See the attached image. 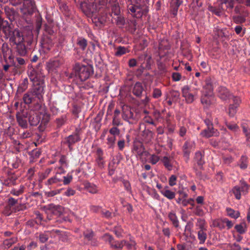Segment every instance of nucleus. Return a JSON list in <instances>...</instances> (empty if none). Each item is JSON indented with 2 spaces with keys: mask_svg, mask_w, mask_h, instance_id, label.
Returning <instances> with one entry per match:
<instances>
[{
  "mask_svg": "<svg viewBox=\"0 0 250 250\" xmlns=\"http://www.w3.org/2000/svg\"><path fill=\"white\" fill-rule=\"evenodd\" d=\"M32 29L31 26L25 27L22 32L15 29L11 30L5 36L9 38V42L12 45H16V52L21 56L26 55L28 50L30 49V46L34 38Z\"/></svg>",
  "mask_w": 250,
  "mask_h": 250,
  "instance_id": "nucleus-1",
  "label": "nucleus"
},
{
  "mask_svg": "<svg viewBox=\"0 0 250 250\" xmlns=\"http://www.w3.org/2000/svg\"><path fill=\"white\" fill-rule=\"evenodd\" d=\"M86 5L83 6V13L88 17H90L96 26L101 27L104 24L107 19L106 13L104 11V6L99 5L97 2L89 7H86Z\"/></svg>",
  "mask_w": 250,
  "mask_h": 250,
  "instance_id": "nucleus-2",
  "label": "nucleus"
},
{
  "mask_svg": "<svg viewBox=\"0 0 250 250\" xmlns=\"http://www.w3.org/2000/svg\"><path fill=\"white\" fill-rule=\"evenodd\" d=\"M73 69L76 75L78 76L81 81L87 80L93 72L91 65H81L78 63L75 64Z\"/></svg>",
  "mask_w": 250,
  "mask_h": 250,
  "instance_id": "nucleus-3",
  "label": "nucleus"
},
{
  "mask_svg": "<svg viewBox=\"0 0 250 250\" xmlns=\"http://www.w3.org/2000/svg\"><path fill=\"white\" fill-rule=\"evenodd\" d=\"M35 2L32 0H23V6L21 9L24 16L31 15L36 10Z\"/></svg>",
  "mask_w": 250,
  "mask_h": 250,
  "instance_id": "nucleus-4",
  "label": "nucleus"
},
{
  "mask_svg": "<svg viewBox=\"0 0 250 250\" xmlns=\"http://www.w3.org/2000/svg\"><path fill=\"white\" fill-rule=\"evenodd\" d=\"M134 109L130 106L124 104L122 106V117L123 118L128 121L129 120H134L135 118L134 113Z\"/></svg>",
  "mask_w": 250,
  "mask_h": 250,
  "instance_id": "nucleus-5",
  "label": "nucleus"
},
{
  "mask_svg": "<svg viewBox=\"0 0 250 250\" xmlns=\"http://www.w3.org/2000/svg\"><path fill=\"white\" fill-rule=\"evenodd\" d=\"M64 210V208L61 206H55L53 204L49 205L46 208L47 213H52L56 216H61Z\"/></svg>",
  "mask_w": 250,
  "mask_h": 250,
  "instance_id": "nucleus-6",
  "label": "nucleus"
},
{
  "mask_svg": "<svg viewBox=\"0 0 250 250\" xmlns=\"http://www.w3.org/2000/svg\"><path fill=\"white\" fill-rule=\"evenodd\" d=\"M127 9L129 12H131L133 14V17L137 18L142 17L143 12L140 6L130 4L128 6Z\"/></svg>",
  "mask_w": 250,
  "mask_h": 250,
  "instance_id": "nucleus-7",
  "label": "nucleus"
},
{
  "mask_svg": "<svg viewBox=\"0 0 250 250\" xmlns=\"http://www.w3.org/2000/svg\"><path fill=\"white\" fill-rule=\"evenodd\" d=\"M205 122L207 125V128L204 130L202 132V134L203 136L210 137L215 133L214 128L213 127L212 123L208 119L205 120Z\"/></svg>",
  "mask_w": 250,
  "mask_h": 250,
  "instance_id": "nucleus-8",
  "label": "nucleus"
},
{
  "mask_svg": "<svg viewBox=\"0 0 250 250\" xmlns=\"http://www.w3.org/2000/svg\"><path fill=\"white\" fill-rule=\"evenodd\" d=\"M54 46L52 39L48 36H44L42 41V46L45 51H49Z\"/></svg>",
  "mask_w": 250,
  "mask_h": 250,
  "instance_id": "nucleus-9",
  "label": "nucleus"
},
{
  "mask_svg": "<svg viewBox=\"0 0 250 250\" xmlns=\"http://www.w3.org/2000/svg\"><path fill=\"white\" fill-rule=\"evenodd\" d=\"M43 81L33 83V87L32 90V93L40 99V96L43 91Z\"/></svg>",
  "mask_w": 250,
  "mask_h": 250,
  "instance_id": "nucleus-10",
  "label": "nucleus"
},
{
  "mask_svg": "<svg viewBox=\"0 0 250 250\" xmlns=\"http://www.w3.org/2000/svg\"><path fill=\"white\" fill-rule=\"evenodd\" d=\"M212 92L210 90L202 96L201 101L204 107L207 108L212 104Z\"/></svg>",
  "mask_w": 250,
  "mask_h": 250,
  "instance_id": "nucleus-11",
  "label": "nucleus"
},
{
  "mask_svg": "<svg viewBox=\"0 0 250 250\" xmlns=\"http://www.w3.org/2000/svg\"><path fill=\"white\" fill-rule=\"evenodd\" d=\"M4 9L6 16L10 21H14L18 17V13L13 8L5 6Z\"/></svg>",
  "mask_w": 250,
  "mask_h": 250,
  "instance_id": "nucleus-12",
  "label": "nucleus"
},
{
  "mask_svg": "<svg viewBox=\"0 0 250 250\" xmlns=\"http://www.w3.org/2000/svg\"><path fill=\"white\" fill-rule=\"evenodd\" d=\"M76 2L77 0H75ZM96 1H99L100 3L104 4L106 2V0H78V2L80 5V7L83 11L84 5H86V7L91 6L92 4H95Z\"/></svg>",
  "mask_w": 250,
  "mask_h": 250,
  "instance_id": "nucleus-13",
  "label": "nucleus"
},
{
  "mask_svg": "<svg viewBox=\"0 0 250 250\" xmlns=\"http://www.w3.org/2000/svg\"><path fill=\"white\" fill-rule=\"evenodd\" d=\"M28 75L30 80L33 82V83L42 81L41 79L40 74L33 68L30 69Z\"/></svg>",
  "mask_w": 250,
  "mask_h": 250,
  "instance_id": "nucleus-14",
  "label": "nucleus"
},
{
  "mask_svg": "<svg viewBox=\"0 0 250 250\" xmlns=\"http://www.w3.org/2000/svg\"><path fill=\"white\" fill-rule=\"evenodd\" d=\"M189 88L188 86L184 87L182 89L183 96L185 98L187 103H192L194 101V95L189 93Z\"/></svg>",
  "mask_w": 250,
  "mask_h": 250,
  "instance_id": "nucleus-15",
  "label": "nucleus"
},
{
  "mask_svg": "<svg viewBox=\"0 0 250 250\" xmlns=\"http://www.w3.org/2000/svg\"><path fill=\"white\" fill-rule=\"evenodd\" d=\"M144 128H145V129L142 132V136L146 141L148 142L152 139L153 137V133L149 129H146L143 124H140L139 125V129H141Z\"/></svg>",
  "mask_w": 250,
  "mask_h": 250,
  "instance_id": "nucleus-16",
  "label": "nucleus"
},
{
  "mask_svg": "<svg viewBox=\"0 0 250 250\" xmlns=\"http://www.w3.org/2000/svg\"><path fill=\"white\" fill-rule=\"evenodd\" d=\"M41 117L34 112H29L28 121L31 125H37L40 122Z\"/></svg>",
  "mask_w": 250,
  "mask_h": 250,
  "instance_id": "nucleus-17",
  "label": "nucleus"
},
{
  "mask_svg": "<svg viewBox=\"0 0 250 250\" xmlns=\"http://www.w3.org/2000/svg\"><path fill=\"white\" fill-rule=\"evenodd\" d=\"M61 65L59 60H51L47 62L46 66L49 72H53Z\"/></svg>",
  "mask_w": 250,
  "mask_h": 250,
  "instance_id": "nucleus-18",
  "label": "nucleus"
},
{
  "mask_svg": "<svg viewBox=\"0 0 250 250\" xmlns=\"http://www.w3.org/2000/svg\"><path fill=\"white\" fill-rule=\"evenodd\" d=\"M181 2L179 0H171L170 4V12L174 17L177 15V11Z\"/></svg>",
  "mask_w": 250,
  "mask_h": 250,
  "instance_id": "nucleus-19",
  "label": "nucleus"
},
{
  "mask_svg": "<svg viewBox=\"0 0 250 250\" xmlns=\"http://www.w3.org/2000/svg\"><path fill=\"white\" fill-rule=\"evenodd\" d=\"M0 28L2 30L5 36L11 30L9 22L5 20L0 21Z\"/></svg>",
  "mask_w": 250,
  "mask_h": 250,
  "instance_id": "nucleus-20",
  "label": "nucleus"
},
{
  "mask_svg": "<svg viewBox=\"0 0 250 250\" xmlns=\"http://www.w3.org/2000/svg\"><path fill=\"white\" fill-rule=\"evenodd\" d=\"M170 49V44L167 40L163 39L159 42V50L160 53L163 51L167 50Z\"/></svg>",
  "mask_w": 250,
  "mask_h": 250,
  "instance_id": "nucleus-21",
  "label": "nucleus"
},
{
  "mask_svg": "<svg viewBox=\"0 0 250 250\" xmlns=\"http://www.w3.org/2000/svg\"><path fill=\"white\" fill-rule=\"evenodd\" d=\"M80 138L78 134L77 133H76L74 135H71L69 136L66 138V143L68 144L69 148L71 149V145L75 143L76 142H78Z\"/></svg>",
  "mask_w": 250,
  "mask_h": 250,
  "instance_id": "nucleus-22",
  "label": "nucleus"
},
{
  "mask_svg": "<svg viewBox=\"0 0 250 250\" xmlns=\"http://www.w3.org/2000/svg\"><path fill=\"white\" fill-rule=\"evenodd\" d=\"M143 90L144 88L142 84L140 83H137L134 86L132 92L137 97H140Z\"/></svg>",
  "mask_w": 250,
  "mask_h": 250,
  "instance_id": "nucleus-23",
  "label": "nucleus"
},
{
  "mask_svg": "<svg viewBox=\"0 0 250 250\" xmlns=\"http://www.w3.org/2000/svg\"><path fill=\"white\" fill-rule=\"evenodd\" d=\"M16 118L17 122L19 125L23 128H26L28 126V124L26 119H24V117L21 116V113L18 112L16 115Z\"/></svg>",
  "mask_w": 250,
  "mask_h": 250,
  "instance_id": "nucleus-24",
  "label": "nucleus"
},
{
  "mask_svg": "<svg viewBox=\"0 0 250 250\" xmlns=\"http://www.w3.org/2000/svg\"><path fill=\"white\" fill-rule=\"evenodd\" d=\"M151 57L148 56L146 54H144L140 56L138 58V61L146 60V64L145 66L146 69H150Z\"/></svg>",
  "mask_w": 250,
  "mask_h": 250,
  "instance_id": "nucleus-25",
  "label": "nucleus"
},
{
  "mask_svg": "<svg viewBox=\"0 0 250 250\" xmlns=\"http://www.w3.org/2000/svg\"><path fill=\"white\" fill-rule=\"evenodd\" d=\"M245 188H246V189L248 188L247 185L245 183H244V186L241 188V190H244ZM232 191L237 199H240L241 198V189L238 186L234 187Z\"/></svg>",
  "mask_w": 250,
  "mask_h": 250,
  "instance_id": "nucleus-26",
  "label": "nucleus"
},
{
  "mask_svg": "<svg viewBox=\"0 0 250 250\" xmlns=\"http://www.w3.org/2000/svg\"><path fill=\"white\" fill-rule=\"evenodd\" d=\"M40 117H41V118L42 117V120L41 122V124L43 125L44 126H45L48 123L50 119V116L49 114L45 113V111L43 112H40Z\"/></svg>",
  "mask_w": 250,
  "mask_h": 250,
  "instance_id": "nucleus-27",
  "label": "nucleus"
},
{
  "mask_svg": "<svg viewBox=\"0 0 250 250\" xmlns=\"http://www.w3.org/2000/svg\"><path fill=\"white\" fill-rule=\"evenodd\" d=\"M237 101V105L234 104H230L229 105V114L230 116H233L235 113H236V109L238 105H239L240 103V100L239 99H235Z\"/></svg>",
  "mask_w": 250,
  "mask_h": 250,
  "instance_id": "nucleus-28",
  "label": "nucleus"
},
{
  "mask_svg": "<svg viewBox=\"0 0 250 250\" xmlns=\"http://www.w3.org/2000/svg\"><path fill=\"white\" fill-rule=\"evenodd\" d=\"M168 217L169 219L172 222L173 225L176 227L177 228L179 227V222L177 220V217L175 214L170 212L168 214Z\"/></svg>",
  "mask_w": 250,
  "mask_h": 250,
  "instance_id": "nucleus-29",
  "label": "nucleus"
},
{
  "mask_svg": "<svg viewBox=\"0 0 250 250\" xmlns=\"http://www.w3.org/2000/svg\"><path fill=\"white\" fill-rule=\"evenodd\" d=\"M220 98L224 100H226L228 98H230L232 97L229 92L227 90L222 89L220 90Z\"/></svg>",
  "mask_w": 250,
  "mask_h": 250,
  "instance_id": "nucleus-30",
  "label": "nucleus"
},
{
  "mask_svg": "<svg viewBox=\"0 0 250 250\" xmlns=\"http://www.w3.org/2000/svg\"><path fill=\"white\" fill-rule=\"evenodd\" d=\"M232 20L236 24H241L245 22L246 21V19L245 17L242 16H233Z\"/></svg>",
  "mask_w": 250,
  "mask_h": 250,
  "instance_id": "nucleus-31",
  "label": "nucleus"
},
{
  "mask_svg": "<svg viewBox=\"0 0 250 250\" xmlns=\"http://www.w3.org/2000/svg\"><path fill=\"white\" fill-rule=\"evenodd\" d=\"M111 16L113 14L115 16H119L120 14V6L118 4H114L111 7Z\"/></svg>",
  "mask_w": 250,
  "mask_h": 250,
  "instance_id": "nucleus-32",
  "label": "nucleus"
},
{
  "mask_svg": "<svg viewBox=\"0 0 250 250\" xmlns=\"http://www.w3.org/2000/svg\"><path fill=\"white\" fill-rule=\"evenodd\" d=\"M198 238L200 241V243H204L207 238V234L203 230H200L198 233Z\"/></svg>",
  "mask_w": 250,
  "mask_h": 250,
  "instance_id": "nucleus-33",
  "label": "nucleus"
},
{
  "mask_svg": "<svg viewBox=\"0 0 250 250\" xmlns=\"http://www.w3.org/2000/svg\"><path fill=\"white\" fill-rule=\"evenodd\" d=\"M162 161L165 167H167L169 170H170L172 168V165L170 163L169 158H168L167 157L165 156L163 157Z\"/></svg>",
  "mask_w": 250,
  "mask_h": 250,
  "instance_id": "nucleus-34",
  "label": "nucleus"
},
{
  "mask_svg": "<svg viewBox=\"0 0 250 250\" xmlns=\"http://www.w3.org/2000/svg\"><path fill=\"white\" fill-rule=\"evenodd\" d=\"M85 188L90 192L95 193L97 192V189L96 187L94 185H91L90 183H87L85 185Z\"/></svg>",
  "mask_w": 250,
  "mask_h": 250,
  "instance_id": "nucleus-35",
  "label": "nucleus"
},
{
  "mask_svg": "<svg viewBox=\"0 0 250 250\" xmlns=\"http://www.w3.org/2000/svg\"><path fill=\"white\" fill-rule=\"evenodd\" d=\"M228 215L232 218H237L239 217V213L235 212V211L230 208L227 209Z\"/></svg>",
  "mask_w": 250,
  "mask_h": 250,
  "instance_id": "nucleus-36",
  "label": "nucleus"
},
{
  "mask_svg": "<svg viewBox=\"0 0 250 250\" xmlns=\"http://www.w3.org/2000/svg\"><path fill=\"white\" fill-rule=\"evenodd\" d=\"M77 44L83 50H84L87 46V41L84 39H80L78 40Z\"/></svg>",
  "mask_w": 250,
  "mask_h": 250,
  "instance_id": "nucleus-37",
  "label": "nucleus"
},
{
  "mask_svg": "<svg viewBox=\"0 0 250 250\" xmlns=\"http://www.w3.org/2000/svg\"><path fill=\"white\" fill-rule=\"evenodd\" d=\"M51 171V169L49 168L47 169L43 173H42L40 175L39 182H42L43 180L45 179Z\"/></svg>",
  "mask_w": 250,
  "mask_h": 250,
  "instance_id": "nucleus-38",
  "label": "nucleus"
},
{
  "mask_svg": "<svg viewBox=\"0 0 250 250\" xmlns=\"http://www.w3.org/2000/svg\"><path fill=\"white\" fill-rule=\"evenodd\" d=\"M163 194L169 199H172L175 197V193L169 190H166Z\"/></svg>",
  "mask_w": 250,
  "mask_h": 250,
  "instance_id": "nucleus-39",
  "label": "nucleus"
},
{
  "mask_svg": "<svg viewBox=\"0 0 250 250\" xmlns=\"http://www.w3.org/2000/svg\"><path fill=\"white\" fill-rule=\"evenodd\" d=\"M195 158L197 161V163L199 165H202L203 162L202 160V154L201 152H197L195 154Z\"/></svg>",
  "mask_w": 250,
  "mask_h": 250,
  "instance_id": "nucleus-40",
  "label": "nucleus"
},
{
  "mask_svg": "<svg viewBox=\"0 0 250 250\" xmlns=\"http://www.w3.org/2000/svg\"><path fill=\"white\" fill-rule=\"evenodd\" d=\"M126 50L125 47L120 46L117 48L115 54L116 56H121L125 53Z\"/></svg>",
  "mask_w": 250,
  "mask_h": 250,
  "instance_id": "nucleus-41",
  "label": "nucleus"
},
{
  "mask_svg": "<svg viewBox=\"0 0 250 250\" xmlns=\"http://www.w3.org/2000/svg\"><path fill=\"white\" fill-rule=\"evenodd\" d=\"M61 180L57 178L56 176L52 177L49 179H48L47 181L46 185H51L54 184H56L59 182Z\"/></svg>",
  "mask_w": 250,
  "mask_h": 250,
  "instance_id": "nucleus-42",
  "label": "nucleus"
},
{
  "mask_svg": "<svg viewBox=\"0 0 250 250\" xmlns=\"http://www.w3.org/2000/svg\"><path fill=\"white\" fill-rule=\"evenodd\" d=\"M23 100L26 104H29L32 102V97L28 93H26L24 95Z\"/></svg>",
  "mask_w": 250,
  "mask_h": 250,
  "instance_id": "nucleus-43",
  "label": "nucleus"
},
{
  "mask_svg": "<svg viewBox=\"0 0 250 250\" xmlns=\"http://www.w3.org/2000/svg\"><path fill=\"white\" fill-rule=\"evenodd\" d=\"M15 240L14 239H10L9 240H5L3 242V245L7 248H10L14 243Z\"/></svg>",
  "mask_w": 250,
  "mask_h": 250,
  "instance_id": "nucleus-44",
  "label": "nucleus"
},
{
  "mask_svg": "<svg viewBox=\"0 0 250 250\" xmlns=\"http://www.w3.org/2000/svg\"><path fill=\"white\" fill-rule=\"evenodd\" d=\"M247 158L245 156H242L241 159L240 167L243 169H245L247 167Z\"/></svg>",
  "mask_w": 250,
  "mask_h": 250,
  "instance_id": "nucleus-45",
  "label": "nucleus"
},
{
  "mask_svg": "<svg viewBox=\"0 0 250 250\" xmlns=\"http://www.w3.org/2000/svg\"><path fill=\"white\" fill-rule=\"evenodd\" d=\"M243 129L247 137V140L250 142V129L245 126H243Z\"/></svg>",
  "mask_w": 250,
  "mask_h": 250,
  "instance_id": "nucleus-46",
  "label": "nucleus"
},
{
  "mask_svg": "<svg viewBox=\"0 0 250 250\" xmlns=\"http://www.w3.org/2000/svg\"><path fill=\"white\" fill-rule=\"evenodd\" d=\"M126 244V241H122L120 243L118 244H115V245H112L111 244V247H113L114 249H122L124 245Z\"/></svg>",
  "mask_w": 250,
  "mask_h": 250,
  "instance_id": "nucleus-47",
  "label": "nucleus"
},
{
  "mask_svg": "<svg viewBox=\"0 0 250 250\" xmlns=\"http://www.w3.org/2000/svg\"><path fill=\"white\" fill-rule=\"evenodd\" d=\"M177 177L175 175H172L171 176L169 179V185L171 186H173L175 185L176 183L175 181H176Z\"/></svg>",
  "mask_w": 250,
  "mask_h": 250,
  "instance_id": "nucleus-48",
  "label": "nucleus"
},
{
  "mask_svg": "<svg viewBox=\"0 0 250 250\" xmlns=\"http://www.w3.org/2000/svg\"><path fill=\"white\" fill-rule=\"evenodd\" d=\"M42 24V19L41 18H37L36 22V29L38 32L41 27Z\"/></svg>",
  "mask_w": 250,
  "mask_h": 250,
  "instance_id": "nucleus-49",
  "label": "nucleus"
},
{
  "mask_svg": "<svg viewBox=\"0 0 250 250\" xmlns=\"http://www.w3.org/2000/svg\"><path fill=\"white\" fill-rule=\"evenodd\" d=\"M109 132L112 135H119L120 134V130L117 127H113L109 130Z\"/></svg>",
  "mask_w": 250,
  "mask_h": 250,
  "instance_id": "nucleus-50",
  "label": "nucleus"
},
{
  "mask_svg": "<svg viewBox=\"0 0 250 250\" xmlns=\"http://www.w3.org/2000/svg\"><path fill=\"white\" fill-rule=\"evenodd\" d=\"M172 77L173 81H178L180 80L181 78V75L179 73L174 72L172 73Z\"/></svg>",
  "mask_w": 250,
  "mask_h": 250,
  "instance_id": "nucleus-51",
  "label": "nucleus"
},
{
  "mask_svg": "<svg viewBox=\"0 0 250 250\" xmlns=\"http://www.w3.org/2000/svg\"><path fill=\"white\" fill-rule=\"evenodd\" d=\"M161 95V91L159 89H155L153 91V96L154 98H158Z\"/></svg>",
  "mask_w": 250,
  "mask_h": 250,
  "instance_id": "nucleus-52",
  "label": "nucleus"
},
{
  "mask_svg": "<svg viewBox=\"0 0 250 250\" xmlns=\"http://www.w3.org/2000/svg\"><path fill=\"white\" fill-rule=\"evenodd\" d=\"M235 228L236 230L241 234L245 232V229L242 225H236Z\"/></svg>",
  "mask_w": 250,
  "mask_h": 250,
  "instance_id": "nucleus-53",
  "label": "nucleus"
},
{
  "mask_svg": "<svg viewBox=\"0 0 250 250\" xmlns=\"http://www.w3.org/2000/svg\"><path fill=\"white\" fill-rule=\"evenodd\" d=\"M243 7L241 5H237L234 8L235 14H241L243 12Z\"/></svg>",
  "mask_w": 250,
  "mask_h": 250,
  "instance_id": "nucleus-54",
  "label": "nucleus"
},
{
  "mask_svg": "<svg viewBox=\"0 0 250 250\" xmlns=\"http://www.w3.org/2000/svg\"><path fill=\"white\" fill-rule=\"evenodd\" d=\"M48 237L45 234H40L39 236V239L42 243H45L48 240Z\"/></svg>",
  "mask_w": 250,
  "mask_h": 250,
  "instance_id": "nucleus-55",
  "label": "nucleus"
},
{
  "mask_svg": "<svg viewBox=\"0 0 250 250\" xmlns=\"http://www.w3.org/2000/svg\"><path fill=\"white\" fill-rule=\"evenodd\" d=\"M44 30L50 35H52L54 33V30L49 26H45Z\"/></svg>",
  "mask_w": 250,
  "mask_h": 250,
  "instance_id": "nucleus-56",
  "label": "nucleus"
},
{
  "mask_svg": "<svg viewBox=\"0 0 250 250\" xmlns=\"http://www.w3.org/2000/svg\"><path fill=\"white\" fill-rule=\"evenodd\" d=\"M102 213L105 217L110 218L112 216V213L108 210H102Z\"/></svg>",
  "mask_w": 250,
  "mask_h": 250,
  "instance_id": "nucleus-57",
  "label": "nucleus"
},
{
  "mask_svg": "<svg viewBox=\"0 0 250 250\" xmlns=\"http://www.w3.org/2000/svg\"><path fill=\"white\" fill-rule=\"evenodd\" d=\"M187 132V129L184 126H181L179 130V134L181 137H183Z\"/></svg>",
  "mask_w": 250,
  "mask_h": 250,
  "instance_id": "nucleus-58",
  "label": "nucleus"
},
{
  "mask_svg": "<svg viewBox=\"0 0 250 250\" xmlns=\"http://www.w3.org/2000/svg\"><path fill=\"white\" fill-rule=\"evenodd\" d=\"M137 61L134 59H130L128 62V65L129 67H132L136 65Z\"/></svg>",
  "mask_w": 250,
  "mask_h": 250,
  "instance_id": "nucleus-59",
  "label": "nucleus"
},
{
  "mask_svg": "<svg viewBox=\"0 0 250 250\" xmlns=\"http://www.w3.org/2000/svg\"><path fill=\"white\" fill-rule=\"evenodd\" d=\"M125 23V20L123 18L118 16L116 23L118 25H124Z\"/></svg>",
  "mask_w": 250,
  "mask_h": 250,
  "instance_id": "nucleus-60",
  "label": "nucleus"
},
{
  "mask_svg": "<svg viewBox=\"0 0 250 250\" xmlns=\"http://www.w3.org/2000/svg\"><path fill=\"white\" fill-rule=\"evenodd\" d=\"M72 179V176H69L68 177H64L63 180V184L65 185L68 184L69 183H70Z\"/></svg>",
  "mask_w": 250,
  "mask_h": 250,
  "instance_id": "nucleus-61",
  "label": "nucleus"
},
{
  "mask_svg": "<svg viewBox=\"0 0 250 250\" xmlns=\"http://www.w3.org/2000/svg\"><path fill=\"white\" fill-rule=\"evenodd\" d=\"M112 124L114 125L118 126L120 124V121L117 117H114L112 121Z\"/></svg>",
  "mask_w": 250,
  "mask_h": 250,
  "instance_id": "nucleus-62",
  "label": "nucleus"
},
{
  "mask_svg": "<svg viewBox=\"0 0 250 250\" xmlns=\"http://www.w3.org/2000/svg\"><path fill=\"white\" fill-rule=\"evenodd\" d=\"M9 205L10 207L14 206L17 203V200H15V199L13 198H10L9 199Z\"/></svg>",
  "mask_w": 250,
  "mask_h": 250,
  "instance_id": "nucleus-63",
  "label": "nucleus"
},
{
  "mask_svg": "<svg viewBox=\"0 0 250 250\" xmlns=\"http://www.w3.org/2000/svg\"><path fill=\"white\" fill-rule=\"evenodd\" d=\"M230 247V250H241V247L239 246V245L236 244H233V245H231Z\"/></svg>",
  "mask_w": 250,
  "mask_h": 250,
  "instance_id": "nucleus-64",
  "label": "nucleus"
}]
</instances>
